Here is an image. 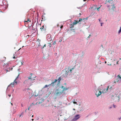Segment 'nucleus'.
Listing matches in <instances>:
<instances>
[{
	"mask_svg": "<svg viewBox=\"0 0 121 121\" xmlns=\"http://www.w3.org/2000/svg\"><path fill=\"white\" fill-rule=\"evenodd\" d=\"M61 80V78L60 77L58 80L56 79H55L54 82H52L51 84H50V85H52V84H53L54 83L56 82L58 80V82H59Z\"/></svg>",
	"mask_w": 121,
	"mask_h": 121,
	"instance_id": "1a4fd4ad",
	"label": "nucleus"
},
{
	"mask_svg": "<svg viewBox=\"0 0 121 121\" xmlns=\"http://www.w3.org/2000/svg\"><path fill=\"white\" fill-rule=\"evenodd\" d=\"M28 110H29V108H28Z\"/></svg>",
	"mask_w": 121,
	"mask_h": 121,
	"instance_id": "de8ad7c7",
	"label": "nucleus"
},
{
	"mask_svg": "<svg viewBox=\"0 0 121 121\" xmlns=\"http://www.w3.org/2000/svg\"><path fill=\"white\" fill-rule=\"evenodd\" d=\"M112 99H113L114 101H119V96L115 94L114 95L112 96Z\"/></svg>",
	"mask_w": 121,
	"mask_h": 121,
	"instance_id": "7ed1b4c3",
	"label": "nucleus"
},
{
	"mask_svg": "<svg viewBox=\"0 0 121 121\" xmlns=\"http://www.w3.org/2000/svg\"><path fill=\"white\" fill-rule=\"evenodd\" d=\"M15 112H13V114Z\"/></svg>",
	"mask_w": 121,
	"mask_h": 121,
	"instance_id": "09e8293b",
	"label": "nucleus"
},
{
	"mask_svg": "<svg viewBox=\"0 0 121 121\" xmlns=\"http://www.w3.org/2000/svg\"><path fill=\"white\" fill-rule=\"evenodd\" d=\"M120 68L121 69V68Z\"/></svg>",
	"mask_w": 121,
	"mask_h": 121,
	"instance_id": "5fc2aeb1",
	"label": "nucleus"
},
{
	"mask_svg": "<svg viewBox=\"0 0 121 121\" xmlns=\"http://www.w3.org/2000/svg\"><path fill=\"white\" fill-rule=\"evenodd\" d=\"M102 94V92L100 91H99V92L98 93H97V91L95 93L97 97H98L100 95Z\"/></svg>",
	"mask_w": 121,
	"mask_h": 121,
	"instance_id": "f8f14e48",
	"label": "nucleus"
},
{
	"mask_svg": "<svg viewBox=\"0 0 121 121\" xmlns=\"http://www.w3.org/2000/svg\"><path fill=\"white\" fill-rule=\"evenodd\" d=\"M102 23H101V26H102Z\"/></svg>",
	"mask_w": 121,
	"mask_h": 121,
	"instance_id": "a19ab883",
	"label": "nucleus"
},
{
	"mask_svg": "<svg viewBox=\"0 0 121 121\" xmlns=\"http://www.w3.org/2000/svg\"><path fill=\"white\" fill-rule=\"evenodd\" d=\"M28 21H29L30 22L31 21H29V19L28 18L27 19V21H24V22H25H25H27Z\"/></svg>",
	"mask_w": 121,
	"mask_h": 121,
	"instance_id": "412c9836",
	"label": "nucleus"
},
{
	"mask_svg": "<svg viewBox=\"0 0 121 121\" xmlns=\"http://www.w3.org/2000/svg\"><path fill=\"white\" fill-rule=\"evenodd\" d=\"M97 5H94V6L93 7V8L94 9V10H95L97 9V10L98 11H99V9L100 8V7L102 6V5H101L100 7H99L98 8H97Z\"/></svg>",
	"mask_w": 121,
	"mask_h": 121,
	"instance_id": "0eeeda50",
	"label": "nucleus"
},
{
	"mask_svg": "<svg viewBox=\"0 0 121 121\" xmlns=\"http://www.w3.org/2000/svg\"><path fill=\"white\" fill-rule=\"evenodd\" d=\"M48 46L49 47V48H50L51 46V43H48Z\"/></svg>",
	"mask_w": 121,
	"mask_h": 121,
	"instance_id": "f3484780",
	"label": "nucleus"
},
{
	"mask_svg": "<svg viewBox=\"0 0 121 121\" xmlns=\"http://www.w3.org/2000/svg\"><path fill=\"white\" fill-rule=\"evenodd\" d=\"M80 116L79 115H77L75 116L74 117L72 120L73 121H75L78 119L80 117Z\"/></svg>",
	"mask_w": 121,
	"mask_h": 121,
	"instance_id": "39448f33",
	"label": "nucleus"
},
{
	"mask_svg": "<svg viewBox=\"0 0 121 121\" xmlns=\"http://www.w3.org/2000/svg\"><path fill=\"white\" fill-rule=\"evenodd\" d=\"M8 95L9 97H10L11 96V95Z\"/></svg>",
	"mask_w": 121,
	"mask_h": 121,
	"instance_id": "c756f323",
	"label": "nucleus"
},
{
	"mask_svg": "<svg viewBox=\"0 0 121 121\" xmlns=\"http://www.w3.org/2000/svg\"><path fill=\"white\" fill-rule=\"evenodd\" d=\"M34 119H32V121H33L34 120Z\"/></svg>",
	"mask_w": 121,
	"mask_h": 121,
	"instance_id": "a18cd8bd",
	"label": "nucleus"
},
{
	"mask_svg": "<svg viewBox=\"0 0 121 121\" xmlns=\"http://www.w3.org/2000/svg\"><path fill=\"white\" fill-rule=\"evenodd\" d=\"M45 46H46V44H44V46H43V48H44V47H45Z\"/></svg>",
	"mask_w": 121,
	"mask_h": 121,
	"instance_id": "a878e982",
	"label": "nucleus"
},
{
	"mask_svg": "<svg viewBox=\"0 0 121 121\" xmlns=\"http://www.w3.org/2000/svg\"><path fill=\"white\" fill-rule=\"evenodd\" d=\"M11 105H12V106H13V104H12V103H11Z\"/></svg>",
	"mask_w": 121,
	"mask_h": 121,
	"instance_id": "ea45409f",
	"label": "nucleus"
},
{
	"mask_svg": "<svg viewBox=\"0 0 121 121\" xmlns=\"http://www.w3.org/2000/svg\"><path fill=\"white\" fill-rule=\"evenodd\" d=\"M74 24H73V23H72L70 25L71 26H70V28H73L74 27Z\"/></svg>",
	"mask_w": 121,
	"mask_h": 121,
	"instance_id": "a211bd4d",
	"label": "nucleus"
},
{
	"mask_svg": "<svg viewBox=\"0 0 121 121\" xmlns=\"http://www.w3.org/2000/svg\"><path fill=\"white\" fill-rule=\"evenodd\" d=\"M4 60H6V58L5 57H4Z\"/></svg>",
	"mask_w": 121,
	"mask_h": 121,
	"instance_id": "7c9ffc66",
	"label": "nucleus"
},
{
	"mask_svg": "<svg viewBox=\"0 0 121 121\" xmlns=\"http://www.w3.org/2000/svg\"><path fill=\"white\" fill-rule=\"evenodd\" d=\"M69 75L70 74L68 73V71L66 70L63 72L62 76L64 77H68Z\"/></svg>",
	"mask_w": 121,
	"mask_h": 121,
	"instance_id": "20e7f679",
	"label": "nucleus"
},
{
	"mask_svg": "<svg viewBox=\"0 0 121 121\" xmlns=\"http://www.w3.org/2000/svg\"><path fill=\"white\" fill-rule=\"evenodd\" d=\"M121 119V117H120L119 118V120H120Z\"/></svg>",
	"mask_w": 121,
	"mask_h": 121,
	"instance_id": "2f4dec72",
	"label": "nucleus"
},
{
	"mask_svg": "<svg viewBox=\"0 0 121 121\" xmlns=\"http://www.w3.org/2000/svg\"><path fill=\"white\" fill-rule=\"evenodd\" d=\"M69 88H65L63 86L59 87L58 89L56 91V96L60 95L63 93L64 91H66Z\"/></svg>",
	"mask_w": 121,
	"mask_h": 121,
	"instance_id": "f257e3e1",
	"label": "nucleus"
},
{
	"mask_svg": "<svg viewBox=\"0 0 121 121\" xmlns=\"http://www.w3.org/2000/svg\"><path fill=\"white\" fill-rule=\"evenodd\" d=\"M13 59H15L16 57H15V56H14L13 57Z\"/></svg>",
	"mask_w": 121,
	"mask_h": 121,
	"instance_id": "c85d7f7f",
	"label": "nucleus"
},
{
	"mask_svg": "<svg viewBox=\"0 0 121 121\" xmlns=\"http://www.w3.org/2000/svg\"><path fill=\"white\" fill-rule=\"evenodd\" d=\"M63 27V26H61L60 28L61 29H62Z\"/></svg>",
	"mask_w": 121,
	"mask_h": 121,
	"instance_id": "cd10ccee",
	"label": "nucleus"
},
{
	"mask_svg": "<svg viewBox=\"0 0 121 121\" xmlns=\"http://www.w3.org/2000/svg\"><path fill=\"white\" fill-rule=\"evenodd\" d=\"M6 71L7 72H8L10 71V69H9V70H7Z\"/></svg>",
	"mask_w": 121,
	"mask_h": 121,
	"instance_id": "b1692460",
	"label": "nucleus"
},
{
	"mask_svg": "<svg viewBox=\"0 0 121 121\" xmlns=\"http://www.w3.org/2000/svg\"><path fill=\"white\" fill-rule=\"evenodd\" d=\"M84 18H83V20H84Z\"/></svg>",
	"mask_w": 121,
	"mask_h": 121,
	"instance_id": "864d4df0",
	"label": "nucleus"
},
{
	"mask_svg": "<svg viewBox=\"0 0 121 121\" xmlns=\"http://www.w3.org/2000/svg\"><path fill=\"white\" fill-rule=\"evenodd\" d=\"M121 32V27H120V29L118 31V33H120Z\"/></svg>",
	"mask_w": 121,
	"mask_h": 121,
	"instance_id": "4be33fe9",
	"label": "nucleus"
},
{
	"mask_svg": "<svg viewBox=\"0 0 121 121\" xmlns=\"http://www.w3.org/2000/svg\"><path fill=\"white\" fill-rule=\"evenodd\" d=\"M79 20L78 21L76 20H74L73 23L74 25L76 24L77 23H79V22L81 21L82 20V19L80 18L79 19Z\"/></svg>",
	"mask_w": 121,
	"mask_h": 121,
	"instance_id": "423d86ee",
	"label": "nucleus"
},
{
	"mask_svg": "<svg viewBox=\"0 0 121 121\" xmlns=\"http://www.w3.org/2000/svg\"><path fill=\"white\" fill-rule=\"evenodd\" d=\"M119 81V80L118 78H116L115 80L114 83H115L116 82H117Z\"/></svg>",
	"mask_w": 121,
	"mask_h": 121,
	"instance_id": "dca6fc26",
	"label": "nucleus"
},
{
	"mask_svg": "<svg viewBox=\"0 0 121 121\" xmlns=\"http://www.w3.org/2000/svg\"><path fill=\"white\" fill-rule=\"evenodd\" d=\"M51 85H50V84H49V85H46L44 86V87H43V88H46V87H48V86H50Z\"/></svg>",
	"mask_w": 121,
	"mask_h": 121,
	"instance_id": "6ab92c4d",
	"label": "nucleus"
},
{
	"mask_svg": "<svg viewBox=\"0 0 121 121\" xmlns=\"http://www.w3.org/2000/svg\"><path fill=\"white\" fill-rule=\"evenodd\" d=\"M113 106H114V108H115L116 107V106L114 105Z\"/></svg>",
	"mask_w": 121,
	"mask_h": 121,
	"instance_id": "e433bc0d",
	"label": "nucleus"
},
{
	"mask_svg": "<svg viewBox=\"0 0 121 121\" xmlns=\"http://www.w3.org/2000/svg\"><path fill=\"white\" fill-rule=\"evenodd\" d=\"M21 63L22 65H23V63H22V62H21Z\"/></svg>",
	"mask_w": 121,
	"mask_h": 121,
	"instance_id": "4c0bfd02",
	"label": "nucleus"
},
{
	"mask_svg": "<svg viewBox=\"0 0 121 121\" xmlns=\"http://www.w3.org/2000/svg\"><path fill=\"white\" fill-rule=\"evenodd\" d=\"M102 92H103V93H104V92H103V91Z\"/></svg>",
	"mask_w": 121,
	"mask_h": 121,
	"instance_id": "603ef678",
	"label": "nucleus"
},
{
	"mask_svg": "<svg viewBox=\"0 0 121 121\" xmlns=\"http://www.w3.org/2000/svg\"><path fill=\"white\" fill-rule=\"evenodd\" d=\"M115 5L114 4H113V5L112 8V9L114 11L115 9V7L114 6Z\"/></svg>",
	"mask_w": 121,
	"mask_h": 121,
	"instance_id": "2eb2a0df",
	"label": "nucleus"
},
{
	"mask_svg": "<svg viewBox=\"0 0 121 121\" xmlns=\"http://www.w3.org/2000/svg\"><path fill=\"white\" fill-rule=\"evenodd\" d=\"M91 35H89V36H88V38H89V36H91Z\"/></svg>",
	"mask_w": 121,
	"mask_h": 121,
	"instance_id": "58836bf2",
	"label": "nucleus"
},
{
	"mask_svg": "<svg viewBox=\"0 0 121 121\" xmlns=\"http://www.w3.org/2000/svg\"><path fill=\"white\" fill-rule=\"evenodd\" d=\"M108 65H111V64L109 63V64H108Z\"/></svg>",
	"mask_w": 121,
	"mask_h": 121,
	"instance_id": "393cba45",
	"label": "nucleus"
},
{
	"mask_svg": "<svg viewBox=\"0 0 121 121\" xmlns=\"http://www.w3.org/2000/svg\"><path fill=\"white\" fill-rule=\"evenodd\" d=\"M106 63V61H105V63Z\"/></svg>",
	"mask_w": 121,
	"mask_h": 121,
	"instance_id": "3c124183",
	"label": "nucleus"
},
{
	"mask_svg": "<svg viewBox=\"0 0 121 121\" xmlns=\"http://www.w3.org/2000/svg\"><path fill=\"white\" fill-rule=\"evenodd\" d=\"M44 26H42L40 28V29L42 31L45 30V29H44Z\"/></svg>",
	"mask_w": 121,
	"mask_h": 121,
	"instance_id": "4468645a",
	"label": "nucleus"
},
{
	"mask_svg": "<svg viewBox=\"0 0 121 121\" xmlns=\"http://www.w3.org/2000/svg\"><path fill=\"white\" fill-rule=\"evenodd\" d=\"M99 21L100 22V19H99Z\"/></svg>",
	"mask_w": 121,
	"mask_h": 121,
	"instance_id": "c9c22d12",
	"label": "nucleus"
},
{
	"mask_svg": "<svg viewBox=\"0 0 121 121\" xmlns=\"http://www.w3.org/2000/svg\"><path fill=\"white\" fill-rule=\"evenodd\" d=\"M118 61H117V64H118Z\"/></svg>",
	"mask_w": 121,
	"mask_h": 121,
	"instance_id": "c03bdc74",
	"label": "nucleus"
},
{
	"mask_svg": "<svg viewBox=\"0 0 121 121\" xmlns=\"http://www.w3.org/2000/svg\"><path fill=\"white\" fill-rule=\"evenodd\" d=\"M47 36H48L47 37V40L48 41H51L52 39L51 35H48Z\"/></svg>",
	"mask_w": 121,
	"mask_h": 121,
	"instance_id": "6e6552de",
	"label": "nucleus"
},
{
	"mask_svg": "<svg viewBox=\"0 0 121 121\" xmlns=\"http://www.w3.org/2000/svg\"><path fill=\"white\" fill-rule=\"evenodd\" d=\"M115 0H108V2L109 3H112Z\"/></svg>",
	"mask_w": 121,
	"mask_h": 121,
	"instance_id": "ddd939ff",
	"label": "nucleus"
},
{
	"mask_svg": "<svg viewBox=\"0 0 121 121\" xmlns=\"http://www.w3.org/2000/svg\"><path fill=\"white\" fill-rule=\"evenodd\" d=\"M37 103H36V104H37Z\"/></svg>",
	"mask_w": 121,
	"mask_h": 121,
	"instance_id": "8fccbe9b",
	"label": "nucleus"
},
{
	"mask_svg": "<svg viewBox=\"0 0 121 121\" xmlns=\"http://www.w3.org/2000/svg\"><path fill=\"white\" fill-rule=\"evenodd\" d=\"M22 115V114L20 115L19 116V117H20Z\"/></svg>",
	"mask_w": 121,
	"mask_h": 121,
	"instance_id": "f704fd0d",
	"label": "nucleus"
},
{
	"mask_svg": "<svg viewBox=\"0 0 121 121\" xmlns=\"http://www.w3.org/2000/svg\"><path fill=\"white\" fill-rule=\"evenodd\" d=\"M10 69H11V70H12V69H13V68H10Z\"/></svg>",
	"mask_w": 121,
	"mask_h": 121,
	"instance_id": "473e14b6",
	"label": "nucleus"
},
{
	"mask_svg": "<svg viewBox=\"0 0 121 121\" xmlns=\"http://www.w3.org/2000/svg\"><path fill=\"white\" fill-rule=\"evenodd\" d=\"M56 44V41H54L53 43V45H54L55 44Z\"/></svg>",
	"mask_w": 121,
	"mask_h": 121,
	"instance_id": "5701e85b",
	"label": "nucleus"
},
{
	"mask_svg": "<svg viewBox=\"0 0 121 121\" xmlns=\"http://www.w3.org/2000/svg\"><path fill=\"white\" fill-rule=\"evenodd\" d=\"M35 29H34L33 28V30H34Z\"/></svg>",
	"mask_w": 121,
	"mask_h": 121,
	"instance_id": "79ce46f5",
	"label": "nucleus"
},
{
	"mask_svg": "<svg viewBox=\"0 0 121 121\" xmlns=\"http://www.w3.org/2000/svg\"><path fill=\"white\" fill-rule=\"evenodd\" d=\"M86 0H83V1H86Z\"/></svg>",
	"mask_w": 121,
	"mask_h": 121,
	"instance_id": "37998d69",
	"label": "nucleus"
},
{
	"mask_svg": "<svg viewBox=\"0 0 121 121\" xmlns=\"http://www.w3.org/2000/svg\"><path fill=\"white\" fill-rule=\"evenodd\" d=\"M109 86H108V87L107 88V89H106V91H107L108 90V88H109Z\"/></svg>",
	"mask_w": 121,
	"mask_h": 121,
	"instance_id": "bb28decb",
	"label": "nucleus"
},
{
	"mask_svg": "<svg viewBox=\"0 0 121 121\" xmlns=\"http://www.w3.org/2000/svg\"><path fill=\"white\" fill-rule=\"evenodd\" d=\"M74 69V68H73L71 69H70L69 68H68V69L67 70V71H68V73H70V75L71 73L72 72V70Z\"/></svg>",
	"mask_w": 121,
	"mask_h": 121,
	"instance_id": "9d476101",
	"label": "nucleus"
},
{
	"mask_svg": "<svg viewBox=\"0 0 121 121\" xmlns=\"http://www.w3.org/2000/svg\"><path fill=\"white\" fill-rule=\"evenodd\" d=\"M20 49H21V48H20L19 49H18V50L17 51H18Z\"/></svg>",
	"mask_w": 121,
	"mask_h": 121,
	"instance_id": "72a5a7b5",
	"label": "nucleus"
},
{
	"mask_svg": "<svg viewBox=\"0 0 121 121\" xmlns=\"http://www.w3.org/2000/svg\"><path fill=\"white\" fill-rule=\"evenodd\" d=\"M18 76H17V77L15 79L14 81V82H12L11 83V85L13 86L14 85L15 83H16V84H17V81H16V80L17 78H18Z\"/></svg>",
	"mask_w": 121,
	"mask_h": 121,
	"instance_id": "9b49d317",
	"label": "nucleus"
},
{
	"mask_svg": "<svg viewBox=\"0 0 121 121\" xmlns=\"http://www.w3.org/2000/svg\"><path fill=\"white\" fill-rule=\"evenodd\" d=\"M72 102H73V103L74 104H76L77 105V103L75 101H72Z\"/></svg>",
	"mask_w": 121,
	"mask_h": 121,
	"instance_id": "aec40b11",
	"label": "nucleus"
},
{
	"mask_svg": "<svg viewBox=\"0 0 121 121\" xmlns=\"http://www.w3.org/2000/svg\"><path fill=\"white\" fill-rule=\"evenodd\" d=\"M33 117V115L32 116V117Z\"/></svg>",
	"mask_w": 121,
	"mask_h": 121,
	"instance_id": "49530a36",
	"label": "nucleus"
},
{
	"mask_svg": "<svg viewBox=\"0 0 121 121\" xmlns=\"http://www.w3.org/2000/svg\"><path fill=\"white\" fill-rule=\"evenodd\" d=\"M31 76L28 77V79L26 80L24 82V84L26 83L28 84L29 85H31L32 84L35 82L34 81L35 79L34 78V77H32V74L31 73L30 74Z\"/></svg>",
	"mask_w": 121,
	"mask_h": 121,
	"instance_id": "f03ea898",
	"label": "nucleus"
}]
</instances>
